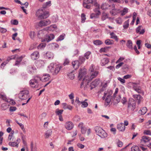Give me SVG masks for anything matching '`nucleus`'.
<instances>
[{"mask_svg": "<svg viewBox=\"0 0 151 151\" xmlns=\"http://www.w3.org/2000/svg\"><path fill=\"white\" fill-rule=\"evenodd\" d=\"M11 23L12 24L17 25L18 24V21L16 19H14V20H12L11 21Z\"/></svg>", "mask_w": 151, "mask_h": 151, "instance_id": "nucleus-54", "label": "nucleus"}, {"mask_svg": "<svg viewBox=\"0 0 151 151\" xmlns=\"http://www.w3.org/2000/svg\"><path fill=\"white\" fill-rule=\"evenodd\" d=\"M93 43L96 45H100L102 44L103 43L100 40H97L94 41L93 42Z\"/></svg>", "mask_w": 151, "mask_h": 151, "instance_id": "nucleus-41", "label": "nucleus"}, {"mask_svg": "<svg viewBox=\"0 0 151 151\" xmlns=\"http://www.w3.org/2000/svg\"><path fill=\"white\" fill-rule=\"evenodd\" d=\"M46 56L49 59H52L54 57V55L52 53L48 52L46 53Z\"/></svg>", "mask_w": 151, "mask_h": 151, "instance_id": "nucleus-31", "label": "nucleus"}, {"mask_svg": "<svg viewBox=\"0 0 151 151\" xmlns=\"http://www.w3.org/2000/svg\"><path fill=\"white\" fill-rule=\"evenodd\" d=\"M17 56V55H14L8 57L7 60L5 61L6 62H7V63L12 59H15L16 57Z\"/></svg>", "mask_w": 151, "mask_h": 151, "instance_id": "nucleus-35", "label": "nucleus"}, {"mask_svg": "<svg viewBox=\"0 0 151 151\" xmlns=\"http://www.w3.org/2000/svg\"><path fill=\"white\" fill-rule=\"evenodd\" d=\"M59 66L54 63H51L48 67L47 70L50 72L52 73L53 75H56L60 70Z\"/></svg>", "mask_w": 151, "mask_h": 151, "instance_id": "nucleus-3", "label": "nucleus"}, {"mask_svg": "<svg viewBox=\"0 0 151 151\" xmlns=\"http://www.w3.org/2000/svg\"><path fill=\"white\" fill-rule=\"evenodd\" d=\"M36 15L38 18L44 19L47 18L50 16V14L48 11L39 9L36 12Z\"/></svg>", "mask_w": 151, "mask_h": 151, "instance_id": "nucleus-2", "label": "nucleus"}, {"mask_svg": "<svg viewBox=\"0 0 151 151\" xmlns=\"http://www.w3.org/2000/svg\"><path fill=\"white\" fill-rule=\"evenodd\" d=\"M112 91L110 90H108L106 91V98L105 99L106 103L105 105L106 106H107L110 103L112 96H111L112 93Z\"/></svg>", "mask_w": 151, "mask_h": 151, "instance_id": "nucleus-6", "label": "nucleus"}, {"mask_svg": "<svg viewBox=\"0 0 151 151\" xmlns=\"http://www.w3.org/2000/svg\"><path fill=\"white\" fill-rule=\"evenodd\" d=\"M39 56V52L37 51L32 53L31 55L32 59L33 60H35L38 58Z\"/></svg>", "mask_w": 151, "mask_h": 151, "instance_id": "nucleus-18", "label": "nucleus"}, {"mask_svg": "<svg viewBox=\"0 0 151 151\" xmlns=\"http://www.w3.org/2000/svg\"><path fill=\"white\" fill-rule=\"evenodd\" d=\"M69 78L70 79H73L74 78V75L72 73H71L68 75Z\"/></svg>", "mask_w": 151, "mask_h": 151, "instance_id": "nucleus-51", "label": "nucleus"}, {"mask_svg": "<svg viewBox=\"0 0 151 151\" xmlns=\"http://www.w3.org/2000/svg\"><path fill=\"white\" fill-rule=\"evenodd\" d=\"M52 131L51 129H49L45 133V138H48L52 134Z\"/></svg>", "mask_w": 151, "mask_h": 151, "instance_id": "nucleus-22", "label": "nucleus"}, {"mask_svg": "<svg viewBox=\"0 0 151 151\" xmlns=\"http://www.w3.org/2000/svg\"><path fill=\"white\" fill-rule=\"evenodd\" d=\"M35 70L36 68H35L31 66H28L27 68V70L30 73H33Z\"/></svg>", "mask_w": 151, "mask_h": 151, "instance_id": "nucleus-28", "label": "nucleus"}, {"mask_svg": "<svg viewBox=\"0 0 151 151\" xmlns=\"http://www.w3.org/2000/svg\"><path fill=\"white\" fill-rule=\"evenodd\" d=\"M114 6V4H112L111 5V9H112V10L110 12V13L113 15H115L117 14V12L116 10L115 9Z\"/></svg>", "mask_w": 151, "mask_h": 151, "instance_id": "nucleus-25", "label": "nucleus"}, {"mask_svg": "<svg viewBox=\"0 0 151 151\" xmlns=\"http://www.w3.org/2000/svg\"><path fill=\"white\" fill-rule=\"evenodd\" d=\"M91 52L89 51L87 52L84 54V56L86 58V59H88L89 58V56L91 54Z\"/></svg>", "mask_w": 151, "mask_h": 151, "instance_id": "nucleus-53", "label": "nucleus"}, {"mask_svg": "<svg viewBox=\"0 0 151 151\" xmlns=\"http://www.w3.org/2000/svg\"><path fill=\"white\" fill-rule=\"evenodd\" d=\"M128 11V9L127 8H124L123 10L121 11V15L123 16Z\"/></svg>", "mask_w": 151, "mask_h": 151, "instance_id": "nucleus-43", "label": "nucleus"}, {"mask_svg": "<svg viewBox=\"0 0 151 151\" xmlns=\"http://www.w3.org/2000/svg\"><path fill=\"white\" fill-rule=\"evenodd\" d=\"M91 4H93L95 6H97V5H99L98 4L96 0H92V2L91 3Z\"/></svg>", "mask_w": 151, "mask_h": 151, "instance_id": "nucleus-61", "label": "nucleus"}, {"mask_svg": "<svg viewBox=\"0 0 151 151\" xmlns=\"http://www.w3.org/2000/svg\"><path fill=\"white\" fill-rule=\"evenodd\" d=\"M51 4V1H49L46 2L43 5V8H45L47 7V6H50V4Z\"/></svg>", "mask_w": 151, "mask_h": 151, "instance_id": "nucleus-47", "label": "nucleus"}, {"mask_svg": "<svg viewBox=\"0 0 151 151\" xmlns=\"http://www.w3.org/2000/svg\"><path fill=\"white\" fill-rule=\"evenodd\" d=\"M108 14L105 13H103L101 18L102 20L104 21L108 18Z\"/></svg>", "mask_w": 151, "mask_h": 151, "instance_id": "nucleus-39", "label": "nucleus"}, {"mask_svg": "<svg viewBox=\"0 0 151 151\" xmlns=\"http://www.w3.org/2000/svg\"><path fill=\"white\" fill-rule=\"evenodd\" d=\"M94 65H92L89 68V71L91 72V76L90 77L89 76H87L84 78L81 83V88L83 86L85 85L84 88L85 90H86L88 88V83L89 82L97 76L98 74V72L97 71H94Z\"/></svg>", "mask_w": 151, "mask_h": 151, "instance_id": "nucleus-1", "label": "nucleus"}, {"mask_svg": "<svg viewBox=\"0 0 151 151\" xmlns=\"http://www.w3.org/2000/svg\"><path fill=\"white\" fill-rule=\"evenodd\" d=\"M17 56H18L17 55L15 58L17 59V60H16V62L15 64V65H18L22 60V59L23 58V57L22 56H21L19 57H18Z\"/></svg>", "mask_w": 151, "mask_h": 151, "instance_id": "nucleus-27", "label": "nucleus"}, {"mask_svg": "<svg viewBox=\"0 0 151 151\" xmlns=\"http://www.w3.org/2000/svg\"><path fill=\"white\" fill-rule=\"evenodd\" d=\"M37 78L42 81H48L50 78V76L49 74H44L42 78H40L38 76H37Z\"/></svg>", "mask_w": 151, "mask_h": 151, "instance_id": "nucleus-12", "label": "nucleus"}, {"mask_svg": "<svg viewBox=\"0 0 151 151\" xmlns=\"http://www.w3.org/2000/svg\"><path fill=\"white\" fill-rule=\"evenodd\" d=\"M132 151H140L139 147L136 145H134L131 148Z\"/></svg>", "mask_w": 151, "mask_h": 151, "instance_id": "nucleus-37", "label": "nucleus"}, {"mask_svg": "<svg viewBox=\"0 0 151 151\" xmlns=\"http://www.w3.org/2000/svg\"><path fill=\"white\" fill-rule=\"evenodd\" d=\"M123 143L122 142L119 141L117 143V145L119 147H122L123 145Z\"/></svg>", "mask_w": 151, "mask_h": 151, "instance_id": "nucleus-63", "label": "nucleus"}, {"mask_svg": "<svg viewBox=\"0 0 151 151\" xmlns=\"http://www.w3.org/2000/svg\"><path fill=\"white\" fill-rule=\"evenodd\" d=\"M85 70L84 69L82 70V69H81L80 70L78 76L80 77V78H81L85 75Z\"/></svg>", "mask_w": 151, "mask_h": 151, "instance_id": "nucleus-29", "label": "nucleus"}, {"mask_svg": "<svg viewBox=\"0 0 151 151\" xmlns=\"http://www.w3.org/2000/svg\"><path fill=\"white\" fill-rule=\"evenodd\" d=\"M63 111V110H59L58 109H56L55 112L57 115L58 116H60L61 115V114H62Z\"/></svg>", "mask_w": 151, "mask_h": 151, "instance_id": "nucleus-38", "label": "nucleus"}, {"mask_svg": "<svg viewBox=\"0 0 151 151\" xmlns=\"http://www.w3.org/2000/svg\"><path fill=\"white\" fill-rule=\"evenodd\" d=\"M109 62V60L108 58H103L101 60V65L102 66H104L107 64Z\"/></svg>", "mask_w": 151, "mask_h": 151, "instance_id": "nucleus-26", "label": "nucleus"}, {"mask_svg": "<svg viewBox=\"0 0 151 151\" xmlns=\"http://www.w3.org/2000/svg\"><path fill=\"white\" fill-rule=\"evenodd\" d=\"M107 50V48L104 47L101 48L99 51L101 52H106Z\"/></svg>", "mask_w": 151, "mask_h": 151, "instance_id": "nucleus-59", "label": "nucleus"}, {"mask_svg": "<svg viewBox=\"0 0 151 151\" xmlns=\"http://www.w3.org/2000/svg\"><path fill=\"white\" fill-rule=\"evenodd\" d=\"M110 35L111 36V38L115 39L117 42L118 41V39L117 38V36L114 32H112L110 33Z\"/></svg>", "mask_w": 151, "mask_h": 151, "instance_id": "nucleus-30", "label": "nucleus"}, {"mask_svg": "<svg viewBox=\"0 0 151 151\" xmlns=\"http://www.w3.org/2000/svg\"><path fill=\"white\" fill-rule=\"evenodd\" d=\"M29 94V92L27 90H23L20 91L18 94L19 98L22 100L27 99Z\"/></svg>", "mask_w": 151, "mask_h": 151, "instance_id": "nucleus-5", "label": "nucleus"}, {"mask_svg": "<svg viewBox=\"0 0 151 151\" xmlns=\"http://www.w3.org/2000/svg\"><path fill=\"white\" fill-rule=\"evenodd\" d=\"M118 80L119 81L122 83H125V80L124 79H123L120 77H118Z\"/></svg>", "mask_w": 151, "mask_h": 151, "instance_id": "nucleus-60", "label": "nucleus"}, {"mask_svg": "<svg viewBox=\"0 0 151 151\" xmlns=\"http://www.w3.org/2000/svg\"><path fill=\"white\" fill-rule=\"evenodd\" d=\"M81 104L82 105L81 106L83 108L86 107L88 105V103L85 101H81Z\"/></svg>", "mask_w": 151, "mask_h": 151, "instance_id": "nucleus-48", "label": "nucleus"}, {"mask_svg": "<svg viewBox=\"0 0 151 151\" xmlns=\"http://www.w3.org/2000/svg\"><path fill=\"white\" fill-rule=\"evenodd\" d=\"M51 23V21L48 19L41 20L39 22L38 25L41 27H44L49 25Z\"/></svg>", "mask_w": 151, "mask_h": 151, "instance_id": "nucleus-9", "label": "nucleus"}, {"mask_svg": "<svg viewBox=\"0 0 151 151\" xmlns=\"http://www.w3.org/2000/svg\"><path fill=\"white\" fill-rule=\"evenodd\" d=\"M129 25V20L126 21L124 23L123 27L124 29H127Z\"/></svg>", "mask_w": 151, "mask_h": 151, "instance_id": "nucleus-42", "label": "nucleus"}, {"mask_svg": "<svg viewBox=\"0 0 151 151\" xmlns=\"http://www.w3.org/2000/svg\"><path fill=\"white\" fill-rule=\"evenodd\" d=\"M54 38L55 36L53 34H50L47 35L46 37L43 39V41L48 42L52 40Z\"/></svg>", "mask_w": 151, "mask_h": 151, "instance_id": "nucleus-14", "label": "nucleus"}, {"mask_svg": "<svg viewBox=\"0 0 151 151\" xmlns=\"http://www.w3.org/2000/svg\"><path fill=\"white\" fill-rule=\"evenodd\" d=\"M117 128L119 131L124 132L125 129V127L122 123H121L117 124Z\"/></svg>", "mask_w": 151, "mask_h": 151, "instance_id": "nucleus-16", "label": "nucleus"}, {"mask_svg": "<svg viewBox=\"0 0 151 151\" xmlns=\"http://www.w3.org/2000/svg\"><path fill=\"white\" fill-rule=\"evenodd\" d=\"M45 46V44L44 43L40 44L38 47V48L39 49H43Z\"/></svg>", "mask_w": 151, "mask_h": 151, "instance_id": "nucleus-56", "label": "nucleus"}, {"mask_svg": "<svg viewBox=\"0 0 151 151\" xmlns=\"http://www.w3.org/2000/svg\"><path fill=\"white\" fill-rule=\"evenodd\" d=\"M95 130L96 134L101 138H104L107 137V133L101 127L96 126L95 128Z\"/></svg>", "mask_w": 151, "mask_h": 151, "instance_id": "nucleus-4", "label": "nucleus"}, {"mask_svg": "<svg viewBox=\"0 0 151 151\" xmlns=\"http://www.w3.org/2000/svg\"><path fill=\"white\" fill-rule=\"evenodd\" d=\"M85 59L83 57V56H80L79 58V61H78L80 62L81 63H81H83L85 61Z\"/></svg>", "mask_w": 151, "mask_h": 151, "instance_id": "nucleus-55", "label": "nucleus"}, {"mask_svg": "<svg viewBox=\"0 0 151 151\" xmlns=\"http://www.w3.org/2000/svg\"><path fill=\"white\" fill-rule=\"evenodd\" d=\"M29 35L30 38L32 39H33L35 37V32L33 31H31Z\"/></svg>", "mask_w": 151, "mask_h": 151, "instance_id": "nucleus-44", "label": "nucleus"}, {"mask_svg": "<svg viewBox=\"0 0 151 151\" xmlns=\"http://www.w3.org/2000/svg\"><path fill=\"white\" fill-rule=\"evenodd\" d=\"M124 63L123 62L120 63L118 65H117L116 66V69H118L120 67H121L123 64Z\"/></svg>", "mask_w": 151, "mask_h": 151, "instance_id": "nucleus-62", "label": "nucleus"}, {"mask_svg": "<svg viewBox=\"0 0 151 151\" xmlns=\"http://www.w3.org/2000/svg\"><path fill=\"white\" fill-rule=\"evenodd\" d=\"M133 97L135 99L138 101V103L139 104L142 99V98L139 95H135L133 96Z\"/></svg>", "mask_w": 151, "mask_h": 151, "instance_id": "nucleus-23", "label": "nucleus"}, {"mask_svg": "<svg viewBox=\"0 0 151 151\" xmlns=\"http://www.w3.org/2000/svg\"><path fill=\"white\" fill-rule=\"evenodd\" d=\"M31 151H37V148L34 145L33 142H31L30 144Z\"/></svg>", "mask_w": 151, "mask_h": 151, "instance_id": "nucleus-32", "label": "nucleus"}, {"mask_svg": "<svg viewBox=\"0 0 151 151\" xmlns=\"http://www.w3.org/2000/svg\"><path fill=\"white\" fill-rule=\"evenodd\" d=\"M57 28V26L55 25H52L49 27H47L43 29L40 30L38 33V36L39 37H41L42 36L40 35H42L43 31H53L55 29Z\"/></svg>", "mask_w": 151, "mask_h": 151, "instance_id": "nucleus-7", "label": "nucleus"}, {"mask_svg": "<svg viewBox=\"0 0 151 151\" xmlns=\"http://www.w3.org/2000/svg\"><path fill=\"white\" fill-rule=\"evenodd\" d=\"M0 98L2 99L3 100L6 101V97L5 93L1 92L0 93Z\"/></svg>", "mask_w": 151, "mask_h": 151, "instance_id": "nucleus-36", "label": "nucleus"}, {"mask_svg": "<svg viewBox=\"0 0 151 151\" xmlns=\"http://www.w3.org/2000/svg\"><path fill=\"white\" fill-rule=\"evenodd\" d=\"M150 140L151 138L150 137L146 136H143L142 137L141 142L142 143L147 144L149 143Z\"/></svg>", "mask_w": 151, "mask_h": 151, "instance_id": "nucleus-15", "label": "nucleus"}, {"mask_svg": "<svg viewBox=\"0 0 151 151\" xmlns=\"http://www.w3.org/2000/svg\"><path fill=\"white\" fill-rule=\"evenodd\" d=\"M92 2V0H84L83 3L88 4H91Z\"/></svg>", "mask_w": 151, "mask_h": 151, "instance_id": "nucleus-58", "label": "nucleus"}, {"mask_svg": "<svg viewBox=\"0 0 151 151\" xmlns=\"http://www.w3.org/2000/svg\"><path fill=\"white\" fill-rule=\"evenodd\" d=\"M132 85L134 90L139 93H142V91L141 90V87L138 83H133Z\"/></svg>", "mask_w": 151, "mask_h": 151, "instance_id": "nucleus-10", "label": "nucleus"}, {"mask_svg": "<svg viewBox=\"0 0 151 151\" xmlns=\"http://www.w3.org/2000/svg\"><path fill=\"white\" fill-rule=\"evenodd\" d=\"M37 76H35L34 78L31 80L30 81V84L31 87L35 88L38 85V80L36 78Z\"/></svg>", "mask_w": 151, "mask_h": 151, "instance_id": "nucleus-11", "label": "nucleus"}, {"mask_svg": "<svg viewBox=\"0 0 151 151\" xmlns=\"http://www.w3.org/2000/svg\"><path fill=\"white\" fill-rule=\"evenodd\" d=\"M142 26L141 25L139 26L136 29V32L137 33H139L140 35H142L145 32V30L144 29H141Z\"/></svg>", "mask_w": 151, "mask_h": 151, "instance_id": "nucleus-20", "label": "nucleus"}, {"mask_svg": "<svg viewBox=\"0 0 151 151\" xmlns=\"http://www.w3.org/2000/svg\"><path fill=\"white\" fill-rule=\"evenodd\" d=\"M9 145L10 146L12 147H17L18 145V143L17 142H9Z\"/></svg>", "mask_w": 151, "mask_h": 151, "instance_id": "nucleus-46", "label": "nucleus"}, {"mask_svg": "<svg viewBox=\"0 0 151 151\" xmlns=\"http://www.w3.org/2000/svg\"><path fill=\"white\" fill-rule=\"evenodd\" d=\"M65 36L64 34H63L62 35H60L56 40V41L58 42L60 41L63 40L64 39V37Z\"/></svg>", "mask_w": 151, "mask_h": 151, "instance_id": "nucleus-40", "label": "nucleus"}, {"mask_svg": "<svg viewBox=\"0 0 151 151\" xmlns=\"http://www.w3.org/2000/svg\"><path fill=\"white\" fill-rule=\"evenodd\" d=\"M136 102L132 99H130L128 103V108L133 111L135 108Z\"/></svg>", "mask_w": 151, "mask_h": 151, "instance_id": "nucleus-8", "label": "nucleus"}, {"mask_svg": "<svg viewBox=\"0 0 151 151\" xmlns=\"http://www.w3.org/2000/svg\"><path fill=\"white\" fill-rule=\"evenodd\" d=\"M69 63V61L68 59H66L63 63V65L65 66L67 65Z\"/></svg>", "mask_w": 151, "mask_h": 151, "instance_id": "nucleus-64", "label": "nucleus"}, {"mask_svg": "<svg viewBox=\"0 0 151 151\" xmlns=\"http://www.w3.org/2000/svg\"><path fill=\"white\" fill-rule=\"evenodd\" d=\"M144 134L151 135V132L150 130H145L143 132Z\"/></svg>", "mask_w": 151, "mask_h": 151, "instance_id": "nucleus-52", "label": "nucleus"}, {"mask_svg": "<svg viewBox=\"0 0 151 151\" xmlns=\"http://www.w3.org/2000/svg\"><path fill=\"white\" fill-rule=\"evenodd\" d=\"M85 16H86V15L84 14L83 13V14H81V17L82 22V23L84 22L85 20L86 19V18L85 17Z\"/></svg>", "mask_w": 151, "mask_h": 151, "instance_id": "nucleus-49", "label": "nucleus"}, {"mask_svg": "<svg viewBox=\"0 0 151 151\" xmlns=\"http://www.w3.org/2000/svg\"><path fill=\"white\" fill-rule=\"evenodd\" d=\"M132 41L131 40H128L127 41V42L126 44V45L128 48L130 49H132Z\"/></svg>", "mask_w": 151, "mask_h": 151, "instance_id": "nucleus-34", "label": "nucleus"}, {"mask_svg": "<svg viewBox=\"0 0 151 151\" xmlns=\"http://www.w3.org/2000/svg\"><path fill=\"white\" fill-rule=\"evenodd\" d=\"M105 43L107 45H110L114 43V41L112 40L107 39L105 41Z\"/></svg>", "mask_w": 151, "mask_h": 151, "instance_id": "nucleus-33", "label": "nucleus"}, {"mask_svg": "<svg viewBox=\"0 0 151 151\" xmlns=\"http://www.w3.org/2000/svg\"><path fill=\"white\" fill-rule=\"evenodd\" d=\"M65 128L68 130H70L72 129L74 126V124L71 122H67L65 124Z\"/></svg>", "mask_w": 151, "mask_h": 151, "instance_id": "nucleus-17", "label": "nucleus"}, {"mask_svg": "<svg viewBox=\"0 0 151 151\" xmlns=\"http://www.w3.org/2000/svg\"><path fill=\"white\" fill-rule=\"evenodd\" d=\"M111 5H109L108 4L105 3L102 4L101 8L103 10H105L107 9H111Z\"/></svg>", "mask_w": 151, "mask_h": 151, "instance_id": "nucleus-19", "label": "nucleus"}, {"mask_svg": "<svg viewBox=\"0 0 151 151\" xmlns=\"http://www.w3.org/2000/svg\"><path fill=\"white\" fill-rule=\"evenodd\" d=\"M18 124L20 126L23 132L24 133L26 131L25 129L24 128V125L21 123H18Z\"/></svg>", "mask_w": 151, "mask_h": 151, "instance_id": "nucleus-50", "label": "nucleus"}, {"mask_svg": "<svg viewBox=\"0 0 151 151\" xmlns=\"http://www.w3.org/2000/svg\"><path fill=\"white\" fill-rule=\"evenodd\" d=\"M73 120L75 122H77L80 120V118L78 116L76 115L73 118Z\"/></svg>", "mask_w": 151, "mask_h": 151, "instance_id": "nucleus-45", "label": "nucleus"}, {"mask_svg": "<svg viewBox=\"0 0 151 151\" xmlns=\"http://www.w3.org/2000/svg\"><path fill=\"white\" fill-rule=\"evenodd\" d=\"M100 83V80L99 79H96L92 82L91 85L89 86L91 87L90 89L92 90L93 88L97 86Z\"/></svg>", "mask_w": 151, "mask_h": 151, "instance_id": "nucleus-13", "label": "nucleus"}, {"mask_svg": "<svg viewBox=\"0 0 151 151\" xmlns=\"http://www.w3.org/2000/svg\"><path fill=\"white\" fill-rule=\"evenodd\" d=\"M83 7L84 8H87V9H89L91 8V5H88V4H85L84 3H83Z\"/></svg>", "mask_w": 151, "mask_h": 151, "instance_id": "nucleus-57", "label": "nucleus"}, {"mask_svg": "<svg viewBox=\"0 0 151 151\" xmlns=\"http://www.w3.org/2000/svg\"><path fill=\"white\" fill-rule=\"evenodd\" d=\"M147 111V109L146 107H144L139 111V113L141 115H144L146 113Z\"/></svg>", "mask_w": 151, "mask_h": 151, "instance_id": "nucleus-24", "label": "nucleus"}, {"mask_svg": "<svg viewBox=\"0 0 151 151\" xmlns=\"http://www.w3.org/2000/svg\"><path fill=\"white\" fill-rule=\"evenodd\" d=\"M72 65L75 69H78L81 63L78 60H76L72 62Z\"/></svg>", "mask_w": 151, "mask_h": 151, "instance_id": "nucleus-21", "label": "nucleus"}]
</instances>
